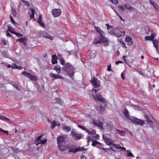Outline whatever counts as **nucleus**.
Masks as SVG:
<instances>
[{
    "instance_id": "1",
    "label": "nucleus",
    "mask_w": 159,
    "mask_h": 159,
    "mask_svg": "<svg viewBox=\"0 0 159 159\" xmlns=\"http://www.w3.org/2000/svg\"><path fill=\"white\" fill-rule=\"evenodd\" d=\"M94 29L98 33L100 36L98 37V39H96L94 43L96 44H98L101 43H104L108 42V39L104 36V32L101 29L100 27L95 26Z\"/></svg>"
},
{
    "instance_id": "2",
    "label": "nucleus",
    "mask_w": 159,
    "mask_h": 159,
    "mask_svg": "<svg viewBox=\"0 0 159 159\" xmlns=\"http://www.w3.org/2000/svg\"><path fill=\"white\" fill-rule=\"evenodd\" d=\"M63 69L69 74L70 78H73L75 73V69L70 63L69 62L66 63L63 67Z\"/></svg>"
},
{
    "instance_id": "3",
    "label": "nucleus",
    "mask_w": 159,
    "mask_h": 159,
    "mask_svg": "<svg viewBox=\"0 0 159 159\" xmlns=\"http://www.w3.org/2000/svg\"><path fill=\"white\" fill-rule=\"evenodd\" d=\"M106 25L109 33L114 35L117 37H120L122 36L121 31L119 28H116L113 29L112 26L110 25L107 24H106Z\"/></svg>"
},
{
    "instance_id": "4",
    "label": "nucleus",
    "mask_w": 159,
    "mask_h": 159,
    "mask_svg": "<svg viewBox=\"0 0 159 159\" xmlns=\"http://www.w3.org/2000/svg\"><path fill=\"white\" fill-rule=\"evenodd\" d=\"M130 120L132 122L137 125L143 126L145 124L144 120L139 119L135 117H131Z\"/></svg>"
},
{
    "instance_id": "5",
    "label": "nucleus",
    "mask_w": 159,
    "mask_h": 159,
    "mask_svg": "<svg viewBox=\"0 0 159 159\" xmlns=\"http://www.w3.org/2000/svg\"><path fill=\"white\" fill-rule=\"evenodd\" d=\"M93 98L95 100H98L100 102H104V105L106 107V105L107 104V102L106 101L105 99L103 98L100 94H97L95 96L93 95Z\"/></svg>"
},
{
    "instance_id": "6",
    "label": "nucleus",
    "mask_w": 159,
    "mask_h": 159,
    "mask_svg": "<svg viewBox=\"0 0 159 159\" xmlns=\"http://www.w3.org/2000/svg\"><path fill=\"white\" fill-rule=\"evenodd\" d=\"M21 74L29 78L31 80L36 81L37 80V77L36 76L33 75L25 71H23Z\"/></svg>"
},
{
    "instance_id": "7",
    "label": "nucleus",
    "mask_w": 159,
    "mask_h": 159,
    "mask_svg": "<svg viewBox=\"0 0 159 159\" xmlns=\"http://www.w3.org/2000/svg\"><path fill=\"white\" fill-rule=\"evenodd\" d=\"M91 82L95 88H98L100 86V81L94 77H93L91 78Z\"/></svg>"
},
{
    "instance_id": "8",
    "label": "nucleus",
    "mask_w": 159,
    "mask_h": 159,
    "mask_svg": "<svg viewBox=\"0 0 159 159\" xmlns=\"http://www.w3.org/2000/svg\"><path fill=\"white\" fill-rule=\"evenodd\" d=\"M39 34L44 38L50 39L52 41L53 39V37L50 36L47 32L45 31H40Z\"/></svg>"
},
{
    "instance_id": "9",
    "label": "nucleus",
    "mask_w": 159,
    "mask_h": 159,
    "mask_svg": "<svg viewBox=\"0 0 159 159\" xmlns=\"http://www.w3.org/2000/svg\"><path fill=\"white\" fill-rule=\"evenodd\" d=\"M71 135L73 137H74L75 140H77L80 139L83 136V135L81 134H77L76 132L71 131Z\"/></svg>"
},
{
    "instance_id": "10",
    "label": "nucleus",
    "mask_w": 159,
    "mask_h": 159,
    "mask_svg": "<svg viewBox=\"0 0 159 159\" xmlns=\"http://www.w3.org/2000/svg\"><path fill=\"white\" fill-rule=\"evenodd\" d=\"M67 136H59L57 139V143L58 145L62 144L66 141V139Z\"/></svg>"
},
{
    "instance_id": "11",
    "label": "nucleus",
    "mask_w": 159,
    "mask_h": 159,
    "mask_svg": "<svg viewBox=\"0 0 159 159\" xmlns=\"http://www.w3.org/2000/svg\"><path fill=\"white\" fill-rule=\"evenodd\" d=\"M61 13L59 9H54L52 11V14L54 17H57L60 15Z\"/></svg>"
},
{
    "instance_id": "12",
    "label": "nucleus",
    "mask_w": 159,
    "mask_h": 159,
    "mask_svg": "<svg viewBox=\"0 0 159 159\" xmlns=\"http://www.w3.org/2000/svg\"><path fill=\"white\" fill-rule=\"evenodd\" d=\"M103 138L106 144L108 145H112L114 142L111 139L103 136Z\"/></svg>"
},
{
    "instance_id": "13",
    "label": "nucleus",
    "mask_w": 159,
    "mask_h": 159,
    "mask_svg": "<svg viewBox=\"0 0 159 159\" xmlns=\"http://www.w3.org/2000/svg\"><path fill=\"white\" fill-rule=\"evenodd\" d=\"M49 75L50 77L53 78L55 79H60L63 80L64 78V77L61 75L58 74H54L52 72L49 74Z\"/></svg>"
},
{
    "instance_id": "14",
    "label": "nucleus",
    "mask_w": 159,
    "mask_h": 159,
    "mask_svg": "<svg viewBox=\"0 0 159 159\" xmlns=\"http://www.w3.org/2000/svg\"><path fill=\"white\" fill-rule=\"evenodd\" d=\"M125 41L127 42L128 45H131L133 44L132 38L129 35H127L126 37Z\"/></svg>"
},
{
    "instance_id": "15",
    "label": "nucleus",
    "mask_w": 159,
    "mask_h": 159,
    "mask_svg": "<svg viewBox=\"0 0 159 159\" xmlns=\"http://www.w3.org/2000/svg\"><path fill=\"white\" fill-rule=\"evenodd\" d=\"M99 137V135L96 134L93 136H89L87 138V142L88 143L89 141H93V140L94 139H98Z\"/></svg>"
},
{
    "instance_id": "16",
    "label": "nucleus",
    "mask_w": 159,
    "mask_h": 159,
    "mask_svg": "<svg viewBox=\"0 0 159 159\" xmlns=\"http://www.w3.org/2000/svg\"><path fill=\"white\" fill-rule=\"evenodd\" d=\"M35 10L33 9L30 8L28 10V15L30 17V19H32L34 17Z\"/></svg>"
},
{
    "instance_id": "17",
    "label": "nucleus",
    "mask_w": 159,
    "mask_h": 159,
    "mask_svg": "<svg viewBox=\"0 0 159 159\" xmlns=\"http://www.w3.org/2000/svg\"><path fill=\"white\" fill-rule=\"evenodd\" d=\"M74 147V146L73 145H67V149L69 150L68 152H73L74 153H76V152H74V151L75 150L76 148H75Z\"/></svg>"
},
{
    "instance_id": "18",
    "label": "nucleus",
    "mask_w": 159,
    "mask_h": 159,
    "mask_svg": "<svg viewBox=\"0 0 159 159\" xmlns=\"http://www.w3.org/2000/svg\"><path fill=\"white\" fill-rule=\"evenodd\" d=\"M156 36V33H153L150 36H146L145 37V40L146 41L153 40L155 37Z\"/></svg>"
},
{
    "instance_id": "19",
    "label": "nucleus",
    "mask_w": 159,
    "mask_h": 159,
    "mask_svg": "<svg viewBox=\"0 0 159 159\" xmlns=\"http://www.w3.org/2000/svg\"><path fill=\"white\" fill-rule=\"evenodd\" d=\"M27 39L26 37L22 38H21L19 39H17L16 41H18L20 43H24V44L26 45Z\"/></svg>"
},
{
    "instance_id": "20",
    "label": "nucleus",
    "mask_w": 159,
    "mask_h": 159,
    "mask_svg": "<svg viewBox=\"0 0 159 159\" xmlns=\"http://www.w3.org/2000/svg\"><path fill=\"white\" fill-rule=\"evenodd\" d=\"M42 16L41 14H40L39 16V17L38 19V22L40 25L42 27H44V25L42 21Z\"/></svg>"
},
{
    "instance_id": "21",
    "label": "nucleus",
    "mask_w": 159,
    "mask_h": 159,
    "mask_svg": "<svg viewBox=\"0 0 159 159\" xmlns=\"http://www.w3.org/2000/svg\"><path fill=\"white\" fill-rule=\"evenodd\" d=\"M52 62L53 64L54 65L55 64H57V57L56 55L55 54L52 55Z\"/></svg>"
},
{
    "instance_id": "22",
    "label": "nucleus",
    "mask_w": 159,
    "mask_h": 159,
    "mask_svg": "<svg viewBox=\"0 0 159 159\" xmlns=\"http://www.w3.org/2000/svg\"><path fill=\"white\" fill-rule=\"evenodd\" d=\"M144 118L146 119V121L147 124H152L153 123V121L150 118H149L147 114H145L144 115Z\"/></svg>"
},
{
    "instance_id": "23",
    "label": "nucleus",
    "mask_w": 159,
    "mask_h": 159,
    "mask_svg": "<svg viewBox=\"0 0 159 159\" xmlns=\"http://www.w3.org/2000/svg\"><path fill=\"white\" fill-rule=\"evenodd\" d=\"M58 148L61 151H64L67 149V145L66 146L62 144L58 145Z\"/></svg>"
},
{
    "instance_id": "24",
    "label": "nucleus",
    "mask_w": 159,
    "mask_h": 159,
    "mask_svg": "<svg viewBox=\"0 0 159 159\" xmlns=\"http://www.w3.org/2000/svg\"><path fill=\"white\" fill-rule=\"evenodd\" d=\"M54 70L56 71L58 74H60L61 73V67L59 65H57L54 66Z\"/></svg>"
},
{
    "instance_id": "25",
    "label": "nucleus",
    "mask_w": 159,
    "mask_h": 159,
    "mask_svg": "<svg viewBox=\"0 0 159 159\" xmlns=\"http://www.w3.org/2000/svg\"><path fill=\"white\" fill-rule=\"evenodd\" d=\"M62 129L65 131L69 132L71 130V128L70 126H66L64 125L63 126Z\"/></svg>"
},
{
    "instance_id": "26",
    "label": "nucleus",
    "mask_w": 159,
    "mask_h": 159,
    "mask_svg": "<svg viewBox=\"0 0 159 159\" xmlns=\"http://www.w3.org/2000/svg\"><path fill=\"white\" fill-rule=\"evenodd\" d=\"M125 8L128 10H131L133 11L134 10V8L132 7L129 3H126L125 4Z\"/></svg>"
},
{
    "instance_id": "27",
    "label": "nucleus",
    "mask_w": 159,
    "mask_h": 159,
    "mask_svg": "<svg viewBox=\"0 0 159 159\" xmlns=\"http://www.w3.org/2000/svg\"><path fill=\"white\" fill-rule=\"evenodd\" d=\"M123 113L125 116L129 119L131 117H130L129 111L126 109H125L123 110Z\"/></svg>"
},
{
    "instance_id": "28",
    "label": "nucleus",
    "mask_w": 159,
    "mask_h": 159,
    "mask_svg": "<svg viewBox=\"0 0 159 159\" xmlns=\"http://www.w3.org/2000/svg\"><path fill=\"white\" fill-rule=\"evenodd\" d=\"M152 41L153 44L154 45L156 49L157 50L158 49V41L156 39H155L153 40Z\"/></svg>"
},
{
    "instance_id": "29",
    "label": "nucleus",
    "mask_w": 159,
    "mask_h": 159,
    "mask_svg": "<svg viewBox=\"0 0 159 159\" xmlns=\"http://www.w3.org/2000/svg\"><path fill=\"white\" fill-rule=\"evenodd\" d=\"M60 125V123L59 122H57L56 121H54L52 124L51 128H54L56 126H59Z\"/></svg>"
},
{
    "instance_id": "30",
    "label": "nucleus",
    "mask_w": 159,
    "mask_h": 159,
    "mask_svg": "<svg viewBox=\"0 0 159 159\" xmlns=\"http://www.w3.org/2000/svg\"><path fill=\"white\" fill-rule=\"evenodd\" d=\"M92 141V145L93 146H95L97 144H98V145H97V146H99L100 145L101 146H102V144L100 143L97 141H93V140Z\"/></svg>"
},
{
    "instance_id": "31",
    "label": "nucleus",
    "mask_w": 159,
    "mask_h": 159,
    "mask_svg": "<svg viewBox=\"0 0 159 159\" xmlns=\"http://www.w3.org/2000/svg\"><path fill=\"white\" fill-rule=\"evenodd\" d=\"M98 111H100L101 114L103 113L105 111V108L102 106H100L99 107H98Z\"/></svg>"
},
{
    "instance_id": "32",
    "label": "nucleus",
    "mask_w": 159,
    "mask_h": 159,
    "mask_svg": "<svg viewBox=\"0 0 159 159\" xmlns=\"http://www.w3.org/2000/svg\"><path fill=\"white\" fill-rule=\"evenodd\" d=\"M43 135H40L36 138L35 139V142L37 143L36 144H38V143H39V142L41 140V138H42V137L43 136Z\"/></svg>"
},
{
    "instance_id": "33",
    "label": "nucleus",
    "mask_w": 159,
    "mask_h": 159,
    "mask_svg": "<svg viewBox=\"0 0 159 159\" xmlns=\"http://www.w3.org/2000/svg\"><path fill=\"white\" fill-rule=\"evenodd\" d=\"M116 130L117 133L121 136H123L125 134V132L124 131L120 130L117 129H116Z\"/></svg>"
},
{
    "instance_id": "34",
    "label": "nucleus",
    "mask_w": 159,
    "mask_h": 159,
    "mask_svg": "<svg viewBox=\"0 0 159 159\" xmlns=\"http://www.w3.org/2000/svg\"><path fill=\"white\" fill-rule=\"evenodd\" d=\"M86 132H87L89 135H90L92 136L96 134L95 131L93 129L91 131L87 130L86 131Z\"/></svg>"
},
{
    "instance_id": "35",
    "label": "nucleus",
    "mask_w": 159,
    "mask_h": 159,
    "mask_svg": "<svg viewBox=\"0 0 159 159\" xmlns=\"http://www.w3.org/2000/svg\"><path fill=\"white\" fill-rule=\"evenodd\" d=\"M152 4L153 5L155 9L157 12L159 11V6L156 3L154 2H152Z\"/></svg>"
},
{
    "instance_id": "36",
    "label": "nucleus",
    "mask_w": 159,
    "mask_h": 159,
    "mask_svg": "<svg viewBox=\"0 0 159 159\" xmlns=\"http://www.w3.org/2000/svg\"><path fill=\"white\" fill-rule=\"evenodd\" d=\"M86 150V149L84 148L79 147L78 148L76 149L74 151V152L76 153L78 151H85Z\"/></svg>"
},
{
    "instance_id": "37",
    "label": "nucleus",
    "mask_w": 159,
    "mask_h": 159,
    "mask_svg": "<svg viewBox=\"0 0 159 159\" xmlns=\"http://www.w3.org/2000/svg\"><path fill=\"white\" fill-rule=\"evenodd\" d=\"M112 145L115 149L117 150H120L121 147L120 146L119 144L113 143Z\"/></svg>"
},
{
    "instance_id": "38",
    "label": "nucleus",
    "mask_w": 159,
    "mask_h": 159,
    "mask_svg": "<svg viewBox=\"0 0 159 159\" xmlns=\"http://www.w3.org/2000/svg\"><path fill=\"white\" fill-rule=\"evenodd\" d=\"M0 119L2 120L9 121L10 120L6 117L0 115Z\"/></svg>"
},
{
    "instance_id": "39",
    "label": "nucleus",
    "mask_w": 159,
    "mask_h": 159,
    "mask_svg": "<svg viewBox=\"0 0 159 159\" xmlns=\"http://www.w3.org/2000/svg\"><path fill=\"white\" fill-rule=\"evenodd\" d=\"M8 30L7 31H9L10 33L12 34H14L15 32H14L11 26L10 25H8L7 26Z\"/></svg>"
},
{
    "instance_id": "40",
    "label": "nucleus",
    "mask_w": 159,
    "mask_h": 159,
    "mask_svg": "<svg viewBox=\"0 0 159 159\" xmlns=\"http://www.w3.org/2000/svg\"><path fill=\"white\" fill-rule=\"evenodd\" d=\"M96 126H98L100 128H102L103 127V123L101 121H99L97 123Z\"/></svg>"
},
{
    "instance_id": "41",
    "label": "nucleus",
    "mask_w": 159,
    "mask_h": 159,
    "mask_svg": "<svg viewBox=\"0 0 159 159\" xmlns=\"http://www.w3.org/2000/svg\"><path fill=\"white\" fill-rule=\"evenodd\" d=\"M47 141V140L46 139H45L43 140H41L39 142V143H38V144H36V145L38 146L40 144H45V143H46Z\"/></svg>"
},
{
    "instance_id": "42",
    "label": "nucleus",
    "mask_w": 159,
    "mask_h": 159,
    "mask_svg": "<svg viewBox=\"0 0 159 159\" xmlns=\"http://www.w3.org/2000/svg\"><path fill=\"white\" fill-rule=\"evenodd\" d=\"M10 18L11 20V22L15 25L16 26L17 24L16 23L15 21V20L13 19V18H12L11 15H10Z\"/></svg>"
},
{
    "instance_id": "43",
    "label": "nucleus",
    "mask_w": 159,
    "mask_h": 159,
    "mask_svg": "<svg viewBox=\"0 0 159 159\" xmlns=\"http://www.w3.org/2000/svg\"><path fill=\"white\" fill-rule=\"evenodd\" d=\"M127 151L128 152H129L127 153V156L128 157H134V155L131 152V151L130 150H127Z\"/></svg>"
},
{
    "instance_id": "44",
    "label": "nucleus",
    "mask_w": 159,
    "mask_h": 159,
    "mask_svg": "<svg viewBox=\"0 0 159 159\" xmlns=\"http://www.w3.org/2000/svg\"><path fill=\"white\" fill-rule=\"evenodd\" d=\"M60 63L61 65H64V66L65 65V60L63 58H61L60 59Z\"/></svg>"
},
{
    "instance_id": "45",
    "label": "nucleus",
    "mask_w": 159,
    "mask_h": 159,
    "mask_svg": "<svg viewBox=\"0 0 159 159\" xmlns=\"http://www.w3.org/2000/svg\"><path fill=\"white\" fill-rule=\"evenodd\" d=\"M110 1L112 2V4L114 5H116L118 2V1L117 0H109Z\"/></svg>"
},
{
    "instance_id": "46",
    "label": "nucleus",
    "mask_w": 159,
    "mask_h": 159,
    "mask_svg": "<svg viewBox=\"0 0 159 159\" xmlns=\"http://www.w3.org/2000/svg\"><path fill=\"white\" fill-rule=\"evenodd\" d=\"M78 127L79 128L85 131L86 132V131L87 130V129L86 128L85 126H82V125H78Z\"/></svg>"
},
{
    "instance_id": "47",
    "label": "nucleus",
    "mask_w": 159,
    "mask_h": 159,
    "mask_svg": "<svg viewBox=\"0 0 159 159\" xmlns=\"http://www.w3.org/2000/svg\"><path fill=\"white\" fill-rule=\"evenodd\" d=\"M14 34H15L16 36L18 37H22L23 36V34L20 33H16L15 32Z\"/></svg>"
},
{
    "instance_id": "48",
    "label": "nucleus",
    "mask_w": 159,
    "mask_h": 159,
    "mask_svg": "<svg viewBox=\"0 0 159 159\" xmlns=\"http://www.w3.org/2000/svg\"><path fill=\"white\" fill-rule=\"evenodd\" d=\"M11 14L13 16H16V14L15 10L14 8H11Z\"/></svg>"
},
{
    "instance_id": "49",
    "label": "nucleus",
    "mask_w": 159,
    "mask_h": 159,
    "mask_svg": "<svg viewBox=\"0 0 159 159\" xmlns=\"http://www.w3.org/2000/svg\"><path fill=\"white\" fill-rule=\"evenodd\" d=\"M97 147L101 149H102L103 150H104V151L107 149H109V148H104L102 145V146H101L100 145L99 146H97Z\"/></svg>"
},
{
    "instance_id": "50",
    "label": "nucleus",
    "mask_w": 159,
    "mask_h": 159,
    "mask_svg": "<svg viewBox=\"0 0 159 159\" xmlns=\"http://www.w3.org/2000/svg\"><path fill=\"white\" fill-rule=\"evenodd\" d=\"M118 7L119 9H120V10L123 11L125 10V7L124 6L121 5L120 6H118Z\"/></svg>"
},
{
    "instance_id": "51",
    "label": "nucleus",
    "mask_w": 159,
    "mask_h": 159,
    "mask_svg": "<svg viewBox=\"0 0 159 159\" xmlns=\"http://www.w3.org/2000/svg\"><path fill=\"white\" fill-rule=\"evenodd\" d=\"M23 2L26 5L29 6L30 5L29 2L28 1H25L24 0H22Z\"/></svg>"
},
{
    "instance_id": "52",
    "label": "nucleus",
    "mask_w": 159,
    "mask_h": 159,
    "mask_svg": "<svg viewBox=\"0 0 159 159\" xmlns=\"http://www.w3.org/2000/svg\"><path fill=\"white\" fill-rule=\"evenodd\" d=\"M12 85L14 87H15L17 90L19 91L20 90V89L18 88L16 84H12Z\"/></svg>"
},
{
    "instance_id": "53",
    "label": "nucleus",
    "mask_w": 159,
    "mask_h": 159,
    "mask_svg": "<svg viewBox=\"0 0 159 159\" xmlns=\"http://www.w3.org/2000/svg\"><path fill=\"white\" fill-rule=\"evenodd\" d=\"M0 131H1L3 133H5L7 134H8V132L7 131H5L2 129L0 128Z\"/></svg>"
},
{
    "instance_id": "54",
    "label": "nucleus",
    "mask_w": 159,
    "mask_h": 159,
    "mask_svg": "<svg viewBox=\"0 0 159 159\" xmlns=\"http://www.w3.org/2000/svg\"><path fill=\"white\" fill-rule=\"evenodd\" d=\"M107 70L109 71H111V65H109L107 66Z\"/></svg>"
},
{
    "instance_id": "55",
    "label": "nucleus",
    "mask_w": 159,
    "mask_h": 159,
    "mask_svg": "<svg viewBox=\"0 0 159 159\" xmlns=\"http://www.w3.org/2000/svg\"><path fill=\"white\" fill-rule=\"evenodd\" d=\"M3 44L4 45H7V43L5 39H3L2 41Z\"/></svg>"
},
{
    "instance_id": "56",
    "label": "nucleus",
    "mask_w": 159,
    "mask_h": 159,
    "mask_svg": "<svg viewBox=\"0 0 159 159\" xmlns=\"http://www.w3.org/2000/svg\"><path fill=\"white\" fill-rule=\"evenodd\" d=\"M69 54H71L73 53H75L76 54L77 52H75L73 50H72L69 51Z\"/></svg>"
},
{
    "instance_id": "57",
    "label": "nucleus",
    "mask_w": 159,
    "mask_h": 159,
    "mask_svg": "<svg viewBox=\"0 0 159 159\" xmlns=\"http://www.w3.org/2000/svg\"><path fill=\"white\" fill-rule=\"evenodd\" d=\"M6 35L7 36L9 37H10L11 36V34H10L8 31H7L6 33Z\"/></svg>"
},
{
    "instance_id": "58",
    "label": "nucleus",
    "mask_w": 159,
    "mask_h": 159,
    "mask_svg": "<svg viewBox=\"0 0 159 159\" xmlns=\"http://www.w3.org/2000/svg\"><path fill=\"white\" fill-rule=\"evenodd\" d=\"M97 123H98L97 122V121L96 120H93L92 123L94 125H96Z\"/></svg>"
},
{
    "instance_id": "59",
    "label": "nucleus",
    "mask_w": 159,
    "mask_h": 159,
    "mask_svg": "<svg viewBox=\"0 0 159 159\" xmlns=\"http://www.w3.org/2000/svg\"><path fill=\"white\" fill-rule=\"evenodd\" d=\"M15 68L18 69H22V68L21 66H16V67H15Z\"/></svg>"
},
{
    "instance_id": "60",
    "label": "nucleus",
    "mask_w": 159,
    "mask_h": 159,
    "mask_svg": "<svg viewBox=\"0 0 159 159\" xmlns=\"http://www.w3.org/2000/svg\"><path fill=\"white\" fill-rule=\"evenodd\" d=\"M122 32V36H124L125 35V31H121Z\"/></svg>"
},
{
    "instance_id": "61",
    "label": "nucleus",
    "mask_w": 159,
    "mask_h": 159,
    "mask_svg": "<svg viewBox=\"0 0 159 159\" xmlns=\"http://www.w3.org/2000/svg\"><path fill=\"white\" fill-rule=\"evenodd\" d=\"M123 73H121V77L122 78L123 80H124L125 79V78L123 76Z\"/></svg>"
},
{
    "instance_id": "62",
    "label": "nucleus",
    "mask_w": 159,
    "mask_h": 159,
    "mask_svg": "<svg viewBox=\"0 0 159 159\" xmlns=\"http://www.w3.org/2000/svg\"><path fill=\"white\" fill-rule=\"evenodd\" d=\"M120 149H123L125 151L126 150V149L125 148V147H122L120 146Z\"/></svg>"
},
{
    "instance_id": "63",
    "label": "nucleus",
    "mask_w": 159,
    "mask_h": 159,
    "mask_svg": "<svg viewBox=\"0 0 159 159\" xmlns=\"http://www.w3.org/2000/svg\"><path fill=\"white\" fill-rule=\"evenodd\" d=\"M110 149L111 150H112L113 152H115V150L112 147H110Z\"/></svg>"
},
{
    "instance_id": "64",
    "label": "nucleus",
    "mask_w": 159,
    "mask_h": 159,
    "mask_svg": "<svg viewBox=\"0 0 159 159\" xmlns=\"http://www.w3.org/2000/svg\"><path fill=\"white\" fill-rule=\"evenodd\" d=\"M7 67L8 68H10L12 67L11 65L10 64H9L7 66Z\"/></svg>"
}]
</instances>
